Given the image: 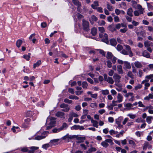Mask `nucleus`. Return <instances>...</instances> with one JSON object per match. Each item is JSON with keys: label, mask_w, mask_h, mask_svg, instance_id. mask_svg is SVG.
Returning <instances> with one entry per match:
<instances>
[{"label": "nucleus", "mask_w": 153, "mask_h": 153, "mask_svg": "<svg viewBox=\"0 0 153 153\" xmlns=\"http://www.w3.org/2000/svg\"><path fill=\"white\" fill-rule=\"evenodd\" d=\"M109 133L111 135H112L114 134H117L118 132L117 131H115L114 130L112 129L109 131Z\"/></svg>", "instance_id": "nucleus-44"}, {"label": "nucleus", "mask_w": 153, "mask_h": 153, "mask_svg": "<svg viewBox=\"0 0 153 153\" xmlns=\"http://www.w3.org/2000/svg\"><path fill=\"white\" fill-rule=\"evenodd\" d=\"M99 31L100 32V33H103L105 31V29L103 27H99Z\"/></svg>", "instance_id": "nucleus-48"}, {"label": "nucleus", "mask_w": 153, "mask_h": 153, "mask_svg": "<svg viewBox=\"0 0 153 153\" xmlns=\"http://www.w3.org/2000/svg\"><path fill=\"white\" fill-rule=\"evenodd\" d=\"M90 106L92 108H95L97 107V105L96 103H91Z\"/></svg>", "instance_id": "nucleus-50"}, {"label": "nucleus", "mask_w": 153, "mask_h": 153, "mask_svg": "<svg viewBox=\"0 0 153 153\" xmlns=\"http://www.w3.org/2000/svg\"><path fill=\"white\" fill-rule=\"evenodd\" d=\"M45 136H43L42 135L38 136L35 137V139L36 140H39L45 138Z\"/></svg>", "instance_id": "nucleus-35"}, {"label": "nucleus", "mask_w": 153, "mask_h": 153, "mask_svg": "<svg viewBox=\"0 0 153 153\" xmlns=\"http://www.w3.org/2000/svg\"><path fill=\"white\" fill-rule=\"evenodd\" d=\"M123 119V117H120L116 120V123L117 125L120 124L121 120Z\"/></svg>", "instance_id": "nucleus-33"}, {"label": "nucleus", "mask_w": 153, "mask_h": 153, "mask_svg": "<svg viewBox=\"0 0 153 153\" xmlns=\"http://www.w3.org/2000/svg\"><path fill=\"white\" fill-rule=\"evenodd\" d=\"M56 118L54 117H51L50 122L49 123V126L47 127V129L48 130L53 127L56 123Z\"/></svg>", "instance_id": "nucleus-4"}, {"label": "nucleus", "mask_w": 153, "mask_h": 153, "mask_svg": "<svg viewBox=\"0 0 153 153\" xmlns=\"http://www.w3.org/2000/svg\"><path fill=\"white\" fill-rule=\"evenodd\" d=\"M144 46L146 48L153 46V43L150 41L146 40L144 42Z\"/></svg>", "instance_id": "nucleus-9"}, {"label": "nucleus", "mask_w": 153, "mask_h": 153, "mask_svg": "<svg viewBox=\"0 0 153 153\" xmlns=\"http://www.w3.org/2000/svg\"><path fill=\"white\" fill-rule=\"evenodd\" d=\"M98 23L100 25H104L105 24V22L103 20L99 21Z\"/></svg>", "instance_id": "nucleus-57"}, {"label": "nucleus", "mask_w": 153, "mask_h": 153, "mask_svg": "<svg viewBox=\"0 0 153 153\" xmlns=\"http://www.w3.org/2000/svg\"><path fill=\"white\" fill-rule=\"evenodd\" d=\"M91 122L93 123V126L96 128H98V122L97 121L92 119L91 120Z\"/></svg>", "instance_id": "nucleus-26"}, {"label": "nucleus", "mask_w": 153, "mask_h": 153, "mask_svg": "<svg viewBox=\"0 0 153 153\" xmlns=\"http://www.w3.org/2000/svg\"><path fill=\"white\" fill-rule=\"evenodd\" d=\"M117 70L118 73L119 74H123V71L122 69V67L120 65H118L117 66Z\"/></svg>", "instance_id": "nucleus-15"}, {"label": "nucleus", "mask_w": 153, "mask_h": 153, "mask_svg": "<svg viewBox=\"0 0 153 153\" xmlns=\"http://www.w3.org/2000/svg\"><path fill=\"white\" fill-rule=\"evenodd\" d=\"M21 150L23 152H28V151H29L28 148L27 147L22 148L21 149Z\"/></svg>", "instance_id": "nucleus-43"}, {"label": "nucleus", "mask_w": 153, "mask_h": 153, "mask_svg": "<svg viewBox=\"0 0 153 153\" xmlns=\"http://www.w3.org/2000/svg\"><path fill=\"white\" fill-rule=\"evenodd\" d=\"M124 65L127 69H130L131 68L130 63L128 62H124Z\"/></svg>", "instance_id": "nucleus-27"}, {"label": "nucleus", "mask_w": 153, "mask_h": 153, "mask_svg": "<svg viewBox=\"0 0 153 153\" xmlns=\"http://www.w3.org/2000/svg\"><path fill=\"white\" fill-rule=\"evenodd\" d=\"M99 37L102 38V41L106 44H108L109 41L108 40V35L106 33H100Z\"/></svg>", "instance_id": "nucleus-1"}, {"label": "nucleus", "mask_w": 153, "mask_h": 153, "mask_svg": "<svg viewBox=\"0 0 153 153\" xmlns=\"http://www.w3.org/2000/svg\"><path fill=\"white\" fill-rule=\"evenodd\" d=\"M65 114L63 112L58 111L56 114L55 116L58 117L62 118L65 115Z\"/></svg>", "instance_id": "nucleus-14"}, {"label": "nucleus", "mask_w": 153, "mask_h": 153, "mask_svg": "<svg viewBox=\"0 0 153 153\" xmlns=\"http://www.w3.org/2000/svg\"><path fill=\"white\" fill-rule=\"evenodd\" d=\"M134 65L136 68H140L142 67L143 65L139 61H136L134 63Z\"/></svg>", "instance_id": "nucleus-17"}, {"label": "nucleus", "mask_w": 153, "mask_h": 153, "mask_svg": "<svg viewBox=\"0 0 153 153\" xmlns=\"http://www.w3.org/2000/svg\"><path fill=\"white\" fill-rule=\"evenodd\" d=\"M30 53H29L28 55H25L23 56V57L27 61H29L30 58Z\"/></svg>", "instance_id": "nucleus-36"}, {"label": "nucleus", "mask_w": 153, "mask_h": 153, "mask_svg": "<svg viewBox=\"0 0 153 153\" xmlns=\"http://www.w3.org/2000/svg\"><path fill=\"white\" fill-rule=\"evenodd\" d=\"M97 20V18L94 15H93L89 18V21L90 23L93 25L94 24V22H96Z\"/></svg>", "instance_id": "nucleus-7"}, {"label": "nucleus", "mask_w": 153, "mask_h": 153, "mask_svg": "<svg viewBox=\"0 0 153 153\" xmlns=\"http://www.w3.org/2000/svg\"><path fill=\"white\" fill-rule=\"evenodd\" d=\"M114 74V71L112 70H110L108 73V75L111 76H112Z\"/></svg>", "instance_id": "nucleus-64"}, {"label": "nucleus", "mask_w": 153, "mask_h": 153, "mask_svg": "<svg viewBox=\"0 0 153 153\" xmlns=\"http://www.w3.org/2000/svg\"><path fill=\"white\" fill-rule=\"evenodd\" d=\"M49 146L50 144L47 143L43 145L42 146V148L45 149H47Z\"/></svg>", "instance_id": "nucleus-47"}, {"label": "nucleus", "mask_w": 153, "mask_h": 153, "mask_svg": "<svg viewBox=\"0 0 153 153\" xmlns=\"http://www.w3.org/2000/svg\"><path fill=\"white\" fill-rule=\"evenodd\" d=\"M102 93L103 95H107L109 94V91L107 90H102Z\"/></svg>", "instance_id": "nucleus-60"}, {"label": "nucleus", "mask_w": 153, "mask_h": 153, "mask_svg": "<svg viewBox=\"0 0 153 153\" xmlns=\"http://www.w3.org/2000/svg\"><path fill=\"white\" fill-rule=\"evenodd\" d=\"M64 102L66 103L71 104L72 103V101L67 98H66L64 100Z\"/></svg>", "instance_id": "nucleus-45"}, {"label": "nucleus", "mask_w": 153, "mask_h": 153, "mask_svg": "<svg viewBox=\"0 0 153 153\" xmlns=\"http://www.w3.org/2000/svg\"><path fill=\"white\" fill-rule=\"evenodd\" d=\"M74 138L75 136H74L70 135L67 134L65 136L63 137L62 139L63 140H65L66 142H69V140L72 139Z\"/></svg>", "instance_id": "nucleus-5"}, {"label": "nucleus", "mask_w": 153, "mask_h": 153, "mask_svg": "<svg viewBox=\"0 0 153 153\" xmlns=\"http://www.w3.org/2000/svg\"><path fill=\"white\" fill-rule=\"evenodd\" d=\"M136 7H137L136 8H137L139 10L138 11L140 12V13H143V11L144 10V9L142 8V6L140 5L139 4H137Z\"/></svg>", "instance_id": "nucleus-24"}, {"label": "nucleus", "mask_w": 153, "mask_h": 153, "mask_svg": "<svg viewBox=\"0 0 153 153\" xmlns=\"http://www.w3.org/2000/svg\"><path fill=\"white\" fill-rule=\"evenodd\" d=\"M91 33L93 36H95L97 33V30L96 28L94 27L91 30Z\"/></svg>", "instance_id": "nucleus-25"}, {"label": "nucleus", "mask_w": 153, "mask_h": 153, "mask_svg": "<svg viewBox=\"0 0 153 153\" xmlns=\"http://www.w3.org/2000/svg\"><path fill=\"white\" fill-rule=\"evenodd\" d=\"M142 85L141 84H139L135 87L134 89L137 91L138 89L141 88L142 87Z\"/></svg>", "instance_id": "nucleus-56"}, {"label": "nucleus", "mask_w": 153, "mask_h": 153, "mask_svg": "<svg viewBox=\"0 0 153 153\" xmlns=\"http://www.w3.org/2000/svg\"><path fill=\"white\" fill-rule=\"evenodd\" d=\"M107 66L108 68H111L112 67V63L109 60L107 61Z\"/></svg>", "instance_id": "nucleus-51"}, {"label": "nucleus", "mask_w": 153, "mask_h": 153, "mask_svg": "<svg viewBox=\"0 0 153 153\" xmlns=\"http://www.w3.org/2000/svg\"><path fill=\"white\" fill-rule=\"evenodd\" d=\"M72 1L75 5L77 6V10H79V9L81 5V2H79L78 0H72Z\"/></svg>", "instance_id": "nucleus-8"}, {"label": "nucleus", "mask_w": 153, "mask_h": 153, "mask_svg": "<svg viewBox=\"0 0 153 153\" xmlns=\"http://www.w3.org/2000/svg\"><path fill=\"white\" fill-rule=\"evenodd\" d=\"M104 80L107 81L108 83L112 84L114 83V80L111 77L108 76L106 74H103Z\"/></svg>", "instance_id": "nucleus-3"}, {"label": "nucleus", "mask_w": 153, "mask_h": 153, "mask_svg": "<svg viewBox=\"0 0 153 153\" xmlns=\"http://www.w3.org/2000/svg\"><path fill=\"white\" fill-rule=\"evenodd\" d=\"M70 107L68 105V106L62 109V111H63L68 112L70 110Z\"/></svg>", "instance_id": "nucleus-37"}, {"label": "nucleus", "mask_w": 153, "mask_h": 153, "mask_svg": "<svg viewBox=\"0 0 153 153\" xmlns=\"http://www.w3.org/2000/svg\"><path fill=\"white\" fill-rule=\"evenodd\" d=\"M115 12L116 14L117 15H119L120 14H124L125 13L124 11L123 10H120L118 9H116L115 10Z\"/></svg>", "instance_id": "nucleus-18"}, {"label": "nucleus", "mask_w": 153, "mask_h": 153, "mask_svg": "<svg viewBox=\"0 0 153 153\" xmlns=\"http://www.w3.org/2000/svg\"><path fill=\"white\" fill-rule=\"evenodd\" d=\"M121 76L117 73H115L113 76V78L114 79L115 82H120Z\"/></svg>", "instance_id": "nucleus-6"}, {"label": "nucleus", "mask_w": 153, "mask_h": 153, "mask_svg": "<svg viewBox=\"0 0 153 153\" xmlns=\"http://www.w3.org/2000/svg\"><path fill=\"white\" fill-rule=\"evenodd\" d=\"M82 28L83 30L85 31H88L90 30L88 22L84 19L82 20Z\"/></svg>", "instance_id": "nucleus-2"}, {"label": "nucleus", "mask_w": 153, "mask_h": 153, "mask_svg": "<svg viewBox=\"0 0 153 153\" xmlns=\"http://www.w3.org/2000/svg\"><path fill=\"white\" fill-rule=\"evenodd\" d=\"M22 43V40H18L16 42V45L18 48H20Z\"/></svg>", "instance_id": "nucleus-30"}, {"label": "nucleus", "mask_w": 153, "mask_h": 153, "mask_svg": "<svg viewBox=\"0 0 153 153\" xmlns=\"http://www.w3.org/2000/svg\"><path fill=\"white\" fill-rule=\"evenodd\" d=\"M29 148L31 150L28 151V153H34L35 151L37 150L39 148L36 146H31Z\"/></svg>", "instance_id": "nucleus-11"}, {"label": "nucleus", "mask_w": 153, "mask_h": 153, "mask_svg": "<svg viewBox=\"0 0 153 153\" xmlns=\"http://www.w3.org/2000/svg\"><path fill=\"white\" fill-rule=\"evenodd\" d=\"M105 140L107 142V143H109L111 145H112L114 144L112 140L111 139H107Z\"/></svg>", "instance_id": "nucleus-52"}, {"label": "nucleus", "mask_w": 153, "mask_h": 153, "mask_svg": "<svg viewBox=\"0 0 153 153\" xmlns=\"http://www.w3.org/2000/svg\"><path fill=\"white\" fill-rule=\"evenodd\" d=\"M133 10L131 8H130L127 10V14L129 16L132 17L133 16Z\"/></svg>", "instance_id": "nucleus-22"}, {"label": "nucleus", "mask_w": 153, "mask_h": 153, "mask_svg": "<svg viewBox=\"0 0 153 153\" xmlns=\"http://www.w3.org/2000/svg\"><path fill=\"white\" fill-rule=\"evenodd\" d=\"M133 95V94L132 93L129 92L128 93H127L124 96L126 97L127 98L129 96H132Z\"/></svg>", "instance_id": "nucleus-62"}, {"label": "nucleus", "mask_w": 153, "mask_h": 153, "mask_svg": "<svg viewBox=\"0 0 153 153\" xmlns=\"http://www.w3.org/2000/svg\"><path fill=\"white\" fill-rule=\"evenodd\" d=\"M152 119L153 117L152 116H148L146 118V122L148 124H150L152 122L151 120Z\"/></svg>", "instance_id": "nucleus-31"}, {"label": "nucleus", "mask_w": 153, "mask_h": 153, "mask_svg": "<svg viewBox=\"0 0 153 153\" xmlns=\"http://www.w3.org/2000/svg\"><path fill=\"white\" fill-rule=\"evenodd\" d=\"M82 87L83 88H87L88 86V83L86 82H83L82 83Z\"/></svg>", "instance_id": "nucleus-41"}, {"label": "nucleus", "mask_w": 153, "mask_h": 153, "mask_svg": "<svg viewBox=\"0 0 153 153\" xmlns=\"http://www.w3.org/2000/svg\"><path fill=\"white\" fill-rule=\"evenodd\" d=\"M128 51H127L124 49L122 50V51H121L122 53L125 55H128Z\"/></svg>", "instance_id": "nucleus-55"}, {"label": "nucleus", "mask_w": 153, "mask_h": 153, "mask_svg": "<svg viewBox=\"0 0 153 153\" xmlns=\"http://www.w3.org/2000/svg\"><path fill=\"white\" fill-rule=\"evenodd\" d=\"M114 56L112 53L111 52H108L107 53L106 57L108 59H111Z\"/></svg>", "instance_id": "nucleus-28"}, {"label": "nucleus", "mask_w": 153, "mask_h": 153, "mask_svg": "<svg viewBox=\"0 0 153 153\" xmlns=\"http://www.w3.org/2000/svg\"><path fill=\"white\" fill-rule=\"evenodd\" d=\"M111 45L113 46H115L117 44L116 39H111L110 40Z\"/></svg>", "instance_id": "nucleus-20"}, {"label": "nucleus", "mask_w": 153, "mask_h": 153, "mask_svg": "<svg viewBox=\"0 0 153 153\" xmlns=\"http://www.w3.org/2000/svg\"><path fill=\"white\" fill-rule=\"evenodd\" d=\"M125 107H126V109L128 110H130L132 109L133 108H131V107L133 106L132 104L130 103H128L124 105Z\"/></svg>", "instance_id": "nucleus-12"}, {"label": "nucleus", "mask_w": 153, "mask_h": 153, "mask_svg": "<svg viewBox=\"0 0 153 153\" xmlns=\"http://www.w3.org/2000/svg\"><path fill=\"white\" fill-rule=\"evenodd\" d=\"M123 48V46L122 45H118L117 47L116 48L118 51H120Z\"/></svg>", "instance_id": "nucleus-53"}, {"label": "nucleus", "mask_w": 153, "mask_h": 153, "mask_svg": "<svg viewBox=\"0 0 153 153\" xmlns=\"http://www.w3.org/2000/svg\"><path fill=\"white\" fill-rule=\"evenodd\" d=\"M134 13L135 16H139L140 14H143V13H140V12L137 10L134 11Z\"/></svg>", "instance_id": "nucleus-49"}, {"label": "nucleus", "mask_w": 153, "mask_h": 153, "mask_svg": "<svg viewBox=\"0 0 153 153\" xmlns=\"http://www.w3.org/2000/svg\"><path fill=\"white\" fill-rule=\"evenodd\" d=\"M33 112L31 111H28L26 113V115L28 117H31L33 115Z\"/></svg>", "instance_id": "nucleus-46"}, {"label": "nucleus", "mask_w": 153, "mask_h": 153, "mask_svg": "<svg viewBox=\"0 0 153 153\" xmlns=\"http://www.w3.org/2000/svg\"><path fill=\"white\" fill-rule=\"evenodd\" d=\"M108 29L111 32H113L116 30V29L114 27V24H112L108 27Z\"/></svg>", "instance_id": "nucleus-13"}, {"label": "nucleus", "mask_w": 153, "mask_h": 153, "mask_svg": "<svg viewBox=\"0 0 153 153\" xmlns=\"http://www.w3.org/2000/svg\"><path fill=\"white\" fill-rule=\"evenodd\" d=\"M127 75L131 78H134V75L132 74V72L131 71H129Z\"/></svg>", "instance_id": "nucleus-63"}, {"label": "nucleus", "mask_w": 153, "mask_h": 153, "mask_svg": "<svg viewBox=\"0 0 153 153\" xmlns=\"http://www.w3.org/2000/svg\"><path fill=\"white\" fill-rule=\"evenodd\" d=\"M127 30V28L126 27L123 29H120V31L122 33H126Z\"/></svg>", "instance_id": "nucleus-58"}, {"label": "nucleus", "mask_w": 153, "mask_h": 153, "mask_svg": "<svg viewBox=\"0 0 153 153\" xmlns=\"http://www.w3.org/2000/svg\"><path fill=\"white\" fill-rule=\"evenodd\" d=\"M107 8L110 11H112L113 10L112 6H111L109 3L107 4Z\"/></svg>", "instance_id": "nucleus-42"}, {"label": "nucleus", "mask_w": 153, "mask_h": 153, "mask_svg": "<svg viewBox=\"0 0 153 153\" xmlns=\"http://www.w3.org/2000/svg\"><path fill=\"white\" fill-rule=\"evenodd\" d=\"M69 98L71 100L75 99L76 100H78L79 99V98L75 95H71L69 96Z\"/></svg>", "instance_id": "nucleus-34"}, {"label": "nucleus", "mask_w": 153, "mask_h": 153, "mask_svg": "<svg viewBox=\"0 0 153 153\" xmlns=\"http://www.w3.org/2000/svg\"><path fill=\"white\" fill-rule=\"evenodd\" d=\"M71 116H72V117H78V115L77 114L73 112H71L70 114Z\"/></svg>", "instance_id": "nucleus-59"}, {"label": "nucleus", "mask_w": 153, "mask_h": 153, "mask_svg": "<svg viewBox=\"0 0 153 153\" xmlns=\"http://www.w3.org/2000/svg\"><path fill=\"white\" fill-rule=\"evenodd\" d=\"M41 64V62L40 60L38 61L33 65V68H35L36 67H38Z\"/></svg>", "instance_id": "nucleus-32"}, {"label": "nucleus", "mask_w": 153, "mask_h": 153, "mask_svg": "<svg viewBox=\"0 0 153 153\" xmlns=\"http://www.w3.org/2000/svg\"><path fill=\"white\" fill-rule=\"evenodd\" d=\"M101 145L104 147L106 148L109 145L107 142L105 140L104 141L102 142L101 144Z\"/></svg>", "instance_id": "nucleus-29"}, {"label": "nucleus", "mask_w": 153, "mask_h": 153, "mask_svg": "<svg viewBox=\"0 0 153 153\" xmlns=\"http://www.w3.org/2000/svg\"><path fill=\"white\" fill-rule=\"evenodd\" d=\"M59 140V139H55L51 140L49 144L51 145H53L56 144V143H57Z\"/></svg>", "instance_id": "nucleus-23"}, {"label": "nucleus", "mask_w": 153, "mask_h": 153, "mask_svg": "<svg viewBox=\"0 0 153 153\" xmlns=\"http://www.w3.org/2000/svg\"><path fill=\"white\" fill-rule=\"evenodd\" d=\"M67 124L65 123H64L62 125V126H61L60 128L61 130H63L64 128H67L68 127Z\"/></svg>", "instance_id": "nucleus-39"}, {"label": "nucleus", "mask_w": 153, "mask_h": 153, "mask_svg": "<svg viewBox=\"0 0 153 153\" xmlns=\"http://www.w3.org/2000/svg\"><path fill=\"white\" fill-rule=\"evenodd\" d=\"M61 131V130L60 129V128H55L53 129L52 130V131L54 133H56L59 132Z\"/></svg>", "instance_id": "nucleus-40"}, {"label": "nucleus", "mask_w": 153, "mask_h": 153, "mask_svg": "<svg viewBox=\"0 0 153 153\" xmlns=\"http://www.w3.org/2000/svg\"><path fill=\"white\" fill-rule=\"evenodd\" d=\"M142 55L147 58H149L150 57L149 53L146 50L143 51L142 53Z\"/></svg>", "instance_id": "nucleus-21"}, {"label": "nucleus", "mask_w": 153, "mask_h": 153, "mask_svg": "<svg viewBox=\"0 0 153 153\" xmlns=\"http://www.w3.org/2000/svg\"><path fill=\"white\" fill-rule=\"evenodd\" d=\"M127 116L129 117L130 118L134 119L135 118L136 115L135 114H129L127 115Z\"/></svg>", "instance_id": "nucleus-38"}, {"label": "nucleus", "mask_w": 153, "mask_h": 153, "mask_svg": "<svg viewBox=\"0 0 153 153\" xmlns=\"http://www.w3.org/2000/svg\"><path fill=\"white\" fill-rule=\"evenodd\" d=\"M114 20L115 22H120L119 18L118 16H114Z\"/></svg>", "instance_id": "nucleus-61"}, {"label": "nucleus", "mask_w": 153, "mask_h": 153, "mask_svg": "<svg viewBox=\"0 0 153 153\" xmlns=\"http://www.w3.org/2000/svg\"><path fill=\"white\" fill-rule=\"evenodd\" d=\"M123 97L120 94H118L117 96V100L116 101L120 103L121 102L123 101Z\"/></svg>", "instance_id": "nucleus-19"}, {"label": "nucleus", "mask_w": 153, "mask_h": 153, "mask_svg": "<svg viewBox=\"0 0 153 153\" xmlns=\"http://www.w3.org/2000/svg\"><path fill=\"white\" fill-rule=\"evenodd\" d=\"M77 141H76L77 143H80L84 141L85 137H78L76 138Z\"/></svg>", "instance_id": "nucleus-16"}, {"label": "nucleus", "mask_w": 153, "mask_h": 153, "mask_svg": "<svg viewBox=\"0 0 153 153\" xmlns=\"http://www.w3.org/2000/svg\"><path fill=\"white\" fill-rule=\"evenodd\" d=\"M31 121V120L29 118L25 120V123L22 125V126L24 128H26L27 127V124Z\"/></svg>", "instance_id": "nucleus-10"}, {"label": "nucleus", "mask_w": 153, "mask_h": 153, "mask_svg": "<svg viewBox=\"0 0 153 153\" xmlns=\"http://www.w3.org/2000/svg\"><path fill=\"white\" fill-rule=\"evenodd\" d=\"M144 143L148 149H151L152 148V145H150L148 142H146Z\"/></svg>", "instance_id": "nucleus-54"}]
</instances>
